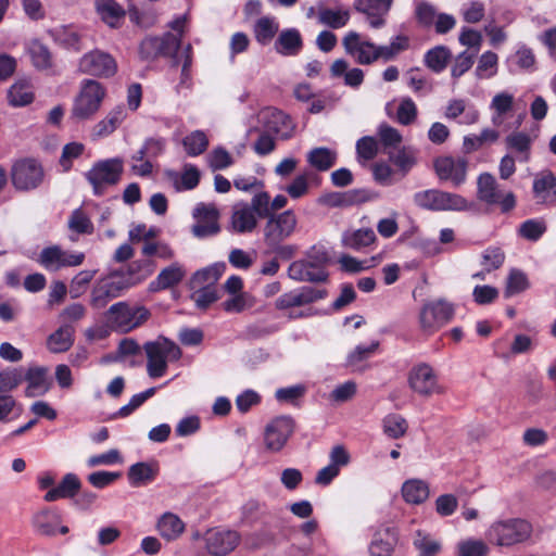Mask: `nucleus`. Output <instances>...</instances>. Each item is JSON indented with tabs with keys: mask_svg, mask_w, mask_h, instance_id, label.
Instances as JSON below:
<instances>
[{
	"mask_svg": "<svg viewBox=\"0 0 556 556\" xmlns=\"http://www.w3.org/2000/svg\"><path fill=\"white\" fill-rule=\"evenodd\" d=\"M134 265H130L127 271H113L93 283L89 300L93 309L104 308L109 302L123 295L125 291L144 279V277H135Z\"/></svg>",
	"mask_w": 556,
	"mask_h": 556,
	"instance_id": "nucleus-1",
	"label": "nucleus"
},
{
	"mask_svg": "<svg viewBox=\"0 0 556 556\" xmlns=\"http://www.w3.org/2000/svg\"><path fill=\"white\" fill-rule=\"evenodd\" d=\"M143 349L147 355V372L152 379L163 377L167 371L168 362L178 361L181 357L180 348L165 337L146 342Z\"/></svg>",
	"mask_w": 556,
	"mask_h": 556,
	"instance_id": "nucleus-2",
	"label": "nucleus"
},
{
	"mask_svg": "<svg viewBox=\"0 0 556 556\" xmlns=\"http://www.w3.org/2000/svg\"><path fill=\"white\" fill-rule=\"evenodd\" d=\"M532 526L521 518H509L494 521L486 531L490 543L502 547L521 544L530 539Z\"/></svg>",
	"mask_w": 556,
	"mask_h": 556,
	"instance_id": "nucleus-3",
	"label": "nucleus"
},
{
	"mask_svg": "<svg viewBox=\"0 0 556 556\" xmlns=\"http://www.w3.org/2000/svg\"><path fill=\"white\" fill-rule=\"evenodd\" d=\"M106 94L104 86L94 79H84L80 83L79 93L76 96L72 117L76 121L91 118L100 109Z\"/></svg>",
	"mask_w": 556,
	"mask_h": 556,
	"instance_id": "nucleus-4",
	"label": "nucleus"
},
{
	"mask_svg": "<svg viewBox=\"0 0 556 556\" xmlns=\"http://www.w3.org/2000/svg\"><path fill=\"white\" fill-rule=\"evenodd\" d=\"M413 202L422 210L441 212H462L470 208L468 201L460 194L446 192L440 189H427L415 192Z\"/></svg>",
	"mask_w": 556,
	"mask_h": 556,
	"instance_id": "nucleus-5",
	"label": "nucleus"
},
{
	"mask_svg": "<svg viewBox=\"0 0 556 556\" xmlns=\"http://www.w3.org/2000/svg\"><path fill=\"white\" fill-rule=\"evenodd\" d=\"M123 172V159L112 157L96 162L85 177L92 186L93 193L101 195L108 186H113L121 180Z\"/></svg>",
	"mask_w": 556,
	"mask_h": 556,
	"instance_id": "nucleus-6",
	"label": "nucleus"
},
{
	"mask_svg": "<svg viewBox=\"0 0 556 556\" xmlns=\"http://www.w3.org/2000/svg\"><path fill=\"white\" fill-rule=\"evenodd\" d=\"M296 224V216L291 210L270 215L263 229L266 247L287 240L294 232Z\"/></svg>",
	"mask_w": 556,
	"mask_h": 556,
	"instance_id": "nucleus-7",
	"label": "nucleus"
},
{
	"mask_svg": "<svg viewBox=\"0 0 556 556\" xmlns=\"http://www.w3.org/2000/svg\"><path fill=\"white\" fill-rule=\"evenodd\" d=\"M85 254L81 252H68L60 245L43 248L37 257V263L48 271H59L64 267H75L83 264Z\"/></svg>",
	"mask_w": 556,
	"mask_h": 556,
	"instance_id": "nucleus-8",
	"label": "nucleus"
},
{
	"mask_svg": "<svg viewBox=\"0 0 556 556\" xmlns=\"http://www.w3.org/2000/svg\"><path fill=\"white\" fill-rule=\"evenodd\" d=\"M166 140L162 137L147 138L141 148L131 156L134 163L131 170L141 177H148L152 174V160L162 155L165 151Z\"/></svg>",
	"mask_w": 556,
	"mask_h": 556,
	"instance_id": "nucleus-9",
	"label": "nucleus"
},
{
	"mask_svg": "<svg viewBox=\"0 0 556 556\" xmlns=\"http://www.w3.org/2000/svg\"><path fill=\"white\" fill-rule=\"evenodd\" d=\"M11 179L17 190L28 191L42 182L43 169L34 159L20 160L12 166Z\"/></svg>",
	"mask_w": 556,
	"mask_h": 556,
	"instance_id": "nucleus-10",
	"label": "nucleus"
},
{
	"mask_svg": "<svg viewBox=\"0 0 556 556\" xmlns=\"http://www.w3.org/2000/svg\"><path fill=\"white\" fill-rule=\"evenodd\" d=\"M409 388L421 396L443 394L444 388L439 383L438 375L433 368L421 363L414 366L408 374Z\"/></svg>",
	"mask_w": 556,
	"mask_h": 556,
	"instance_id": "nucleus-11",
	"label": "nucleus"
},
{
	"mask_svg": "<svg viewBox=\"0 0 556 556\" xmlns=\"http://www.w3.org/2000/svg\"><path fill=\"white\" fill-rule=\"evenodd\" d=\"M78 68L86 75L109 78L115 75L117 64L110 53L94 49L80 58Z\"/></svg>",
	"mask_w": 556,
	"mask_h": 556,
	"instance_id": "nucleus-12",
	"label": "nucleus"
},
{
	"mask_svg": "<svg viewBox=\"0 0 556 556\" xmlns=\"http://www.w3.org/2000/svg\"><path fill=\"white\" fill-rule=\"evenodd\" d=\"M454 315V307L445 300L430 301L422 305L419 324L422 330L433 332L448 323Z\"/></svg>",
	"mask_w": 556,
	"mask_h": 556,
	"instance_id": "nucleus-13",
	"label": "nucleus"
},
{
	"mask_svg": "<svg viewBox=\"0 0 556 556\" xmlns=\"http://www.w3.org/2000/svg\"><path fill=\"white\" fill-rule=\"evenodd\" d=\"M192 216L195 223L191 227V233L198 239L216 236L220 231L218 224L219 213L212 204L198 203Z\"/></svg>",
	"mask_w": 556,
	"mask_h": 556,
	"instance_id": "nucleus-14",
	"label": "nucleus"
},
{
	"mask_svg": "<svg viewBox=\"0 0 556 556\" xmlns=\"http://www.w3.org/2000/svg\"><path fill=\"white\" fill-rule=\"evenodd\" d=\"M161 55L170 56L175 65L181 64V77L187 78L192 62V47L188 43L180 51L181 39L173 33L159 37Z\"/></svg>",
	"mask_w": 556,
	"mask_h": 556,
	"instance_id": "nucleus-15",
	"label": "nucleus"
},
{
	"mask_svg": "<svg viewBox=\"0 0 556 556\" xmlns=\"http://www.w3.org/2000/svg\"><path fill=\"white\" fill-rule=\"evenodd\" d=\"M205 548L212 556H226L233 552L241 542L238 531L230 529H213L206 532Z\"/></svg>",
	"mask_w": 556,
	"mask_h": 556,
	"instance_id": "nucleus-16",
	"label": "nucleus"
},
{
	"mask_svg": "<svg viewBox=\"0 0 556 556\" xmlns=\"http://www.w3.org/2000/svg\"><path fill=\"white\" fill-rule=\"evenodd\" d=\"M346 54L354 58L355 62L361 65H369L377 61L375 54L376 45L364 39L357 31L351 30L346 33L342 40Z\"/></svg>",
	"mask_w": 556,
	"mask_h": 556,
	"instance_id": "nucleus-17",
	"label": "nucleus"
},
{
	"mask_svg": "<svg viewBox=\"0 0 556 556\" xmlns=\"http://www.w3.org/2000/svg\"><path fill=\"white\" fill-rule=\"evenodd\" d=\"M468 161L464 157L441 156L434 161V170L441 180L458 187L466 181Z\"/></svg>",
	"mask_w": 556,
	"mask_h": 556,
	"instance_id": "nucleus-18",
	"label": "nucleus"
},
{
	"mask_svg": "<svg viewBox=\"0 0 556 556\" xmlns=\"http://www.w3.org/2000/svg\"><path fill=\"white\" fill-rule=\"evenodd\" d=\"M293 420L281 416L269 422L265 430V445L271 452H279L293 433Z\"/></svg>",
	"mask_w": 556,
	"mask_h": 556,
	"instance_id": "nucleus-19",
	"label": "nucleus"
},
{
	"mask_svg": "<svg viewBox=\"0 0 556 556\" xmlns=\"http://www.w3.org/2000/svg\"><path fill=\"white\" fill-rule=\"evenodd\" d=\"M326 295L327 291L325 289L304 286L281 294L276 301V307L279 309H287L290 307L303 306L324 299Z\"/></svg>",
	"mask_w": 556,
	"mask_h": 556,
	"instance_id": "nucleus-20",
	"label": "nucleus"
},
{
	"mask_svg": "<svg viewBox=\"0 0 556 556\" xmlns=\"http://www.w3.org/2000/svg\"><path fill=\"white\" fill-rule=\"evenodd\" d=\"M392 2L393 0H355L354 9L366 16L371 28L379 29L386 25V16Z\"/></svg>",
	"mask_w": 556,
	"mask_h": 556,
	"instance_id": "nucleus-21",
	"label": "nucleus"
},
{
	"mask_svg": "<svg viewBox=\"0 0 556 556\" xmlns=\"http://www.w3.org/2000/svg\"><path fill=\"white\" fill-rule=\"evenodd\" d=\"M371 199L370 192L364 188L334 191L323 197L324 204L329 207H350L365 203Z\"/></svg>",
	"mask_w": 556,
	"mask_h": 556,
	"instance_id": "nucleus-22",
	"label": "nucleus"
},
{
	"mask_svg": "<svg viewBox=\"0 0 556 556\" xmlns=\"http://www.w3.org/2000/svg\"><path fill=\"white\" fill-rule=\"evenodd\" d=\"M262 119L265 130L282 140L289 139L293 134L294 125L291 118L280 110L271 109L263 112Z\"/></svg>",
	"mask_w": 556,
	"mask_h": 556,
	"instance_id": "nucleus-23",
	"label": "nucleus"
},
{
	"mask_svg": "<svg viewBox=\"0 0 556 556\" xmlns=\"http://www.w3.org/2000/svg\"><path fill=\"white\" fill-rule=\"evenodd\" d=\"M33 525L36 531L42 535L52 536L56 532L68 533V527L61 526V516L53 509H43L37 513L33 518Z\"/></svg>",
	"mask_w": 556,
	"mask_h": 556,
	"instance_id": "nucleus-24",
	"label": "nucleus"
},
{
	"mask_svg": "<svg viewBox=\"0 0 556 556\" xmlns=\"http://www.w3.org/2000/svg\"><path fill=\"white\" fill-rule=\"evenodd\" d=\"M288 276L295 281L324 282L328 278V273L323 267H315L300 260L290 264Z\"/></svg>",
	"mask_w": 556,
	"mask_h": 556,
	"instance_id": "nucleus-25",
	"label": "nucleus"
},
{
	"mask_svg": "<svg viewBox=\"0 0 556 556\" xmlns=\"http://www.w3.org/2000/svg\"><path fill=\"white\" fill-rule=\"evenodd\" d=\"M397 543V531L392 527H383L376 531L369 552L371 556H391Z\"/></svg>",
	"mask_w": 556,
	"mask_h": 556,
	"instance_id": "nucleus-26",
	"label": "nucleus"
},
{
	"mask_svg": "<svg viewBox=\"0 0 556 556\" xmlns=\"http://www.w3.org/2000/svg\"><path fill=\"white\" fill-rule=\"evenodd\" d=\"M23 377L27 382L25 390L27 397L41 396L50 390L51 382L48 379V369L46 367H30Z\"/></svg>",
	"mask_w": 556,
	"mask_h": 556,
	"instance_id": "nucleus-27",
	"label": "nucleus"
},
{
	"mask_svg": "<svg viewBox=\"0 0 556 556\" xmlns=\"http://www.w3.org/2000/svg\"><path fill=\"white\" fill-rule=\"evenodd\" d=\"M302 48L303 38L296 28L282 29L275 41V51L283 56L298 55Z\"/></svg>",
	"mask_w": 556,
	"mask_h": 556,
	"instance_id": "nucleus-28",
	"label": "nucleus"
},
{
	"mask_svg": "<svg viewBox=\"0 0 556 556\" xmlns=\"http://www.w3.org/2000/svg\"><path fill=\"white\" fill-rule=\"evenodd\" d=\"M94 8L101 21L112 28L119 27L125 20L126 11L115 0H94Z\"/></svg>",
	"mask_w": 556,
	"mask_h": 556,
	"instance_id": "nucleus-29",
	"label": "nucleus"
},
{
	"mask_svg": "<svg viewBox=\"0 0 556 556\" xmlns=\"http://www.w3.org/2000/svg\"><path fill=\"white\" fill-rule=\"evenodd\" d=\"M159 464L156 462H139L131 465L128 469V481L134 488L151 483L159 473Z\"/></svg>",
	"mask_w": 556,
	"mask_h": 556,
	"instance_id": "nucleus-30",
	"label": "nucleus"
},
{
	"mask_svg": "<svg viewBox=\"0 0 556 556\" xmlns=\"http://www.w3.org/2000/svg\"><path fill=\"white\" fill-rule=\"evenodd\" d=\"M81 488V482L75 473H66L62 481L54 488H51L43 496L47 502H54L60 498L74 497Z\"/></svg>",
	"mask_w": 556,
	"mask_h": 556,
	"instance_id": "nucleus-31",
	"label": "nucleus"
},
{
	"mask_svg": "<svg viewBox=\"0 0 556 556\" xmlns=\"http://www.w3.org/2000/svg\"><path fill=\"white\" fill-rule=\"evenodd\" d=\"M257 226V217L252 213L248 203H240L233 207L231 227L237 233L252 232Z\"/></svg>",
	"mask_w": 556,
	"mask_h": 556,
	"instance_id": "nucleus-32",
	"label": "nucleus"
},
{
	"mask_svg": "<svg viewBox=\"0 0 556 556\" xmlns=\"http://www.w3.org/2000/svg\"><path fill=\"white\" fill-rule=\"evenodd\" d=\"M225 262H217L207 267L197 270L191 278V288H206L216 286L217 280L226 270Z\"/></svg>",
	"mask_w": 556,
	"mask_h": 556,
	"instance_id": "nucleus-33",
	"label": "nucleus"
},
{
	"mask_svg": "<svg viewBox=\"0 0 556 556\" xmlns=\"http://www.w3.org/2000/svg\"><path fill=\"white\" fill-rule=\"evenodd\" d=\"M156 529L164 540L172 542L184 533L185 523L177 515L165 513L159 518Z\"/></svg>",
	"mask_w": 556,
	"mask_h": 556,
	"instance_id": "nucleus-34",
	"label": "nucleus"
},
{
	"mask_svg": "<svg viewBox=\"0 0 556 556\" xmlns=\"http://www.w3.org/2000/svg\"><path fill=\"white\" fill-rule=\"evenodd\" d=\"M506 148L516 154V160L526 163L530 160L531 137L523 131H515L505 139Z\"/></svg>",
	"mask_w": 556,
	"mask_h": 556,
	"instance_id": "nucleus-35",
	"label": "nucleus"
},
{
	"mask_svg": "<svg viewBox=\"0 0 556 556\" xmlns=\"http://www.w3.org/2000/svg\"><path fill=\"white\" fill-rule=\"evenodd\" d=\"M185 269L178 263L161 270L155 280L151 281L150 290L160 291L178 285L185 277Z\"/></svg>",
	"mask_w": 556,
	"mask_h": 556,
	"instance_id": "nucleus-36",
	"label": "nucleus"
},
{
	"mask_svg": "<svg viewBox=\"0 0 556 556\" xmlns=\"http://www.w3.org/2000/svg\"><path fill=\"white\" fill-rule=\"evenodd\" d=\"M105 318L115 329L130 331L131 307L126 302H117L105 312Z\"/></svg>",
	"mask_w": 556,
	"mask_h": 556,
	"instance_id": "nucleus-37",
	"label": "nucleus"
},
{
	"mask_svg": "<svg viewBox=\"0 0 556 556\" xmlns=\"http://www.w3.org/2000/svg\"><path fill=\"white\" fill-rule=\"evenodd\" d=\"M75 330L71 325L59 327L48 337L47 348L52 353H63L71 349L74 343Z\"/></svg>",
	"mask_w": 556,
	"mask_h": 556,
	"instance_id": "nucleus-38",
	"label": "nucleus"
},
{
	"mask_svg": "<svg viewBox=\"0 0 556 556\" xmlns=\"http://www.w3.org/2000/svg\"><path fill=\"white\" fill-rule=\"evenodd\" d=\"M166 176L174 182L177 191L192 190L200 181V170L192 164H186L181 175L174 170H168Z\"/></svg>",
	"mask_w": 556,
	"mask_h": 556,
	"instance_id": "nucleus-39",
	"label": "nucleus"
},
{
	"mask_svg": "<svg viewBox=\"0 0 556 556\" xmlns=\"http://www.w3.org/2000/svg\"><path fill=\"white\" fill-rule=\"evenodd\" d=\"M9 103L13 106H25L34 101V91L30 80L22 78L16 80L8 90Z\"/></svg>",
	"mask_w": 556,
	"mask_h": 556,
	"instance_id": "nucleus-40",
	"label": "nucleus"
},
{
	"mask_svg": "<svg viewBox=\"0 0 556 556\" xmlns=\"http://www.w3.org/2000/svg\"><path fill=\"white\" fill-rule=\"evenodd\" d=\"M402 496L406 503L421 504L429 497V485L420 479H409L402 485Z\"/></svg>",
	"mask_w": 556,
	"mask_h": 556,
	"instance_id": "nucleus-41",
	"label": "nucleus"
},
{
	"mask_svg": "<svg viewBox=\"0 0 556 556\" xmlns=\"http://www.w3.org/2000/svg\"><path fill=\"white\" fill-rule=\"evenodd\" d=\"M477 197L486 204H496L500 201L497 182L490 173H483L478 177Z\"/></svg>",
	"mask_w": 556,
	"mask_h": 556,
	"instance_id": "nucleus-42",
	"label": "nucleus"
},
{
	"mask_svg": "<svg viewBox=\"0 0 556 556\" xmlns=\"http://www.w3.org/2000/svg\"><path fill=\"white\" fill-rule=\"evenodd\" d=\"M127 112L123 104L116 105L109 114L100 121L94 128L98 137H106L111 135L126 118Z\"/></svg>",
	"mask_w": 556,
	"mask_h": 556,
	"instance_id": "nucleus-43",
	"label": "nucleus"
},
{
	"mask_svg": "<svg viewBox=\"0 0 556 556\" xmlns=\"http://www.w3.org/2000/svg\"><path fill=\"white\" fill-rule=\"evenodd\" d=\"M253 30L256 41L262 46H267L278 33L279 24L275 17L263 16L255 22Z\"/></svg>",
	"mask_w": 556,
	"mask_h": 556,
	"instance_id": "nucleus-44",
	"label": "nucleus"
},
{
	"mask_svg": "<svg viewBox=\"0 0 556 556\" xmlns=\"http://www.w3.org/2000/svg\"><path fill=\"white\" fill-rule=\"evenodd\" d=\"M451 56L452 53L447 47L437 46L425 53L424 62L428 68L439 74L446 68Z\"/></svg>",
	"mask_w": 556,
	"mask_h": 556,
	"instance_id": "nucleus-45",
	"label": "nucleus"
},
{
	"mask_svg": "<svg viewBox=\"0 0 556 556\" xmlns=\"http://www.w3.org/2000/svg\"><path fill=\"white\" fill-rule=\"evenodd\" d=\"M307 162L317 170L326 172L337 162V153L329 148H314L307 153Z\"/></svg>",
	"mask_w": 556,
	"mask_h": 556,
	"instance_id": "nucleus-46",
	"label": "nucleus"
},
{
	"mask_svg": "<svg viewBox=\"0 0 556 556\" xmlns=\"http://www.w3.org/2000/svg\"><path fill=\"white\" fill-rule=\"evenodd\" d=\"M33 65L39 71H46L52 67V54L47 46L39 40H33L27 47Z\"/></svg>",
	"mask_w": 556,
	"mask_h": 556,
	"instance_id": "nucleus-47",
	"label": "nucleus"
},
{
	"mask_svg": "<svg viewBox=\"0 0 556 556\" xmlns=\"http://www.w3.org/2000/svg\"><path fill=\"white\" fill-rule=\"evenodd\" d=\"M350 20L349 10L343 9H330V8H319L318 10V22L323 25H326L333 29H339L344 27Z\"/></svg>",
	"mask_w": 556,
	"mask_h": 556,
	"instance_id": "nucleus-48",
	"label": "nucleus"
},
{
	"mask_svg": "<svg viewBox=\"0 0 556 556\" xmlns=\"http://www.w3.org/2000/svg\"><path fill=\"white\" fill-rule=\"evenodd\" d=\"M376 240V233L371 228H361L351 232H345L342 242L346 248L361 250L370 245Z\"/></svg>",
	"mask_w": 556,
	"mask_h": 556,
	"instance_id": "nucleus-49",
	"label": "nucleus"
},
{
	"mask_svg": "<svg viewBox=\"0 0 556 556\" xmlns=\"http://www.w3.org/2000/svg\"><path fill=\"white\" fill-rule=\"evenodd\" d=\"M546 230L547 226L543 219L531 218L521 223L517 232L519 237L531 242H536L546 232Z\"/></svg>",
	"mask_w": 556,
	"mask_h": 556,
	"instance_id": "nucleus-50",
	"label": "nucleus"
},
{
	"mask_svg": "<svg viewBox=\"0 0 556 556\" xmlns=\"http://www.w3.org/2000/svg\"><path fill=\"white\" fill-rule=\"evenodd\" d=\"M530 283L528 280L527 275L518 269L513 268L509 270L507 280H506V288L504 295L505 298H510L513 295H516L518 293H521L526 291L529 288Z\"/></svg>",
	"mask_w": 556,
	"mask_h": 556,
	"instance_id": "nucleus-51",
	"label": "nucleus"
},
{
	"mask_svg": "<svg viewBox=\"0 0 556 556\" xmlns=\"http://www.w3.org/2000/svg\"><path fill=\"white\" fill-rule=\"evenodd\" d=\"M182 144L189 156H198L206 150L208 139L204 131L194 130L184 138Z\"/></svg>",
	"mask_w": 556,
	"mask_h": 556,
	"instance_id": "nucleus-52",
	"label": "nucleus"
},
{
	"mask_svg": "<svg viewBox=\"0 0 556 556\" xmlns=\"http://www.w3.org/2000/svg\"><path fill=\"white\" fill-rule=\"evenodd\" d=\"M24 380L21 368L7 367L0 370V394H8Z\"/></svg>",
	"mask_w": 556,
	"mask_h": 556,
	"instance_id": "nucleus-53",
	"label": "nucleus"
},
{
	"mask_svg": "<svg viewBox=\"0 0 556 556\" xmlns=\"http://www.w3.org/2000/svg\"><path fill=\"white\" fill-rule=\"evenodd\" d=\"M378 154V141L375 137L364 136L356 141V155L361 164L374 160Z\"/></svg>",
	"mask_w": 556,
	"mask_h": 556,
	"instance_id": "nucleus-54",
	"label": "nucleus"
},
{
	"mask_svg": "<svg viewBox=\"0 0 556 556\" xmlns=\"http://www.w3.org/2000/svg\"><path fill=\"white\" fill-rule=\"evenodd\" d=\"M497 54L492 51L484 52L476 67V76L479 79H486L493 77L497 72Z\"/></svg>",
	"mask_w": 556,
	"mask_h": 556,
	"instance_id": "nucleus-55",
	"label": "nucleus"
},
{
	"mask_svg": "<svg viewBox=\"0 0 556 556\" xmlns=\"http://www.w3.org/2000/svg\"><path fill=\"white\" fill-rule=\"evenodd\" d=\"M505 261V253L498 247H489L481 254V265L486 273L498 269Z\"/></svg>",
	"mask_w": 556,
	"mask_h": 556,
	"instance_id": "nucleus-56",
	"label": "nucleus"
},
{
	"mask_svg": "<svg viewBox=\"0 0 556 556\" xmlns=\"http://www.w3.org/2000/svg\"><path fill=\"white\" fill-rule=\"evenodd\" d=\"M97 270H81L71 281L70 295L72 299L80 298L87 290L88 285L94 278Z\"/></svg>",
	"mask_w": 556,
	"mask_h": 556,
	"instance_id": "nucleus-57",
	"label": "nucleus"
},
{
	"mask_svg": "<svg viewBox=\"0 0 556 556\" xmlns=\"http://www.w3.org/2000/svg\"><path fill=\"white\" fill-rule=\"evenodd\" d=\"M379 348V341H372L370 344H358L346 356V364L349 366H356L359 363L370 358Z\"/></svg>",
	"mask_w": 556,
	"mask_h": 556,
	"instance_id": "nucleus-58",
	"label": "nucleus"
},
{
	"mask_svg": "<svg viewBox=\"0 0 556 556\" xmlns=\"http://www.w3.org/2000/svg\"><path fill=\"white\" fill-rule=\"evenodd\" d=\"M413 545L419 551L420 556H435L441 551L440 542L430 539L421 531H417Z\"/></svg>",
	"mask_w": 556,
	"mask_h": 556,
	"instance_id": "nucleus-59",
	"label": "nucleus"
},
{
	"mask_svg": "<svg viewBox=\"0 0 556 556\" xmlns=\"http://www.w3.org/2000/svg\"><path fill=\"white\" fill-rule=\"evenodd\" d=\"M377 135L383 148L387 149H395L402 142V135L399 130L387 123H382L379 125Z\"/></svg>",
	"mask_w": 556,
	"mask_h": 556,
	"instance_id": "nucleus-60",
	"label": "nucleus"
},
{
	"mask_svg": "<svg viewBox=\"0 0 556 556\" xmlns=\"http://www.w3.org/2000/svg\"><path fill=\"white\" fill-rule=\"evenodd\" d=\"M383 430L390 438L399 439L406 432L407 422L402 416L391 414L383 419Z\"/></svg>",
	"mask_w": 556,
	"mask_h": 556,
	"instance_id": "nucleus-61",
	"label": "nucleus"
},
{
	"mask_svg": "<svg viewBox=\"0 0 556 556\" xmlns=\"http://www.w3.org/2000/svg\"><path fill=\"white\" fill-rule=\"evenodd\" d=\"M194 292L191 295V299L194 301L197 307L205 309L212 303L218 300V291L216 286H208L206 288H195Z\"/></svg>",
	"mask_w": 556,
	"mask_h": 556,
	"instance_id": "nucleus-62",
	"label": "nucleus"
},
{
	"mask_svg": "<svg viewBox=\"0 0 556 556\" xmlns=\"http://www.w3.org/2000/svg\"><path fill=\"white\" fill-rule=\"evenodd\" d=\"M476 56H477L476 53L469 52V50H465V51L460 52L455 58L454 64L452 65V68H451L452 77L459 78L466 72H468L472 67Z\"/></svg>",
	"mask_w": 556,
	"mask_h": 556,
	"instance_id": "nucleus-63",
	"label": "nucleus"
},
{
	"mask_svg": "<svg viewBox=\"0 0 556 556\" xmlns=\"http://www.w3.org/2000/svg\"><path fill=\"white\" fill-rule=\"evenodd\" d=\"M488 545L481 540L469 539L458 544V556H486Z\"/></svg>",
	"mask_w": 556,
	"mask_h": 556,
	"instance_id": "nucleus-64",
	"label": "nucleus"
}]
</instances>
